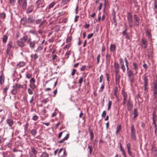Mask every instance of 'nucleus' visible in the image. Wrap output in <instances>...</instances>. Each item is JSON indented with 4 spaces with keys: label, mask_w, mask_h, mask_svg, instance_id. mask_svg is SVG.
<instances>
[{
    "label": "nucleus",
    "mask_w": 157,
    "mask_h": 157,
    "mask_svg": "<svg viewBox=\"0 0 157 157\" xmlns=\"http://www.w3.org/2000/svg\"><path fill=\"white\" fill-rule=\"evenodd\" d=\"M116 83V84H119L120 83V80L121 78V76L119 74V73H115Z\"/></svg>",
    "instance_id": "f8f14e48"
},
{
    "label": "nucleus",
    "mask_w": 157,
    "mask_h": 157,
    "mask_svg": "<svg viewBox=\"0 0 157 157\" xmlns=\"http://www.w3.org/2000/svg\"><path fill=\"white\" fill-rule=\"evenodd\" d=\"M134 26L138 27L140 24V18L136 15H134Z\"/></svg>",
    "instance_id": "20e7f679"
},
{
    "label": "nucleus",
    "mask_w": 157,
    "mask_h": 157,
    "mask_svg": "<svg viewBox=\"0 0 157 157\" xmlns=\"http://www.w3.org/2000/svg\"><path fill=\"white\" fill-rule=\"evenodd\" d=\"M128 152L129 155L130 156H131V157H134V155L131 150L128 151Z\"/></svg>",
    "instance_id": "5fc2aeb1"
},
{
    "label": "nucleus",
    "mask_w": 157,
    "mask_h": 157,
    "mask_svg": "<svg viewBox=\"0 0 157 157\" xmlns=\"http://www.w3.org/2000/svg\"><path fill=\"white\" fill-rule=\"evenodd\" d=\"M41 156L42 157H49V155L46 152H45L42 153Z\"/></svg>",
    "instance_id": "c03bdc74"
},
{
    "label": "nucleus",
    "mask_w": 157,
    "mask_h": 157,
    "mask_svg": "<svg viewBox=\"0 0 157 157\" xmlns=\"http://www.w3.org/2000/svg\"><path fill=\"white\" fill-rule=\"evenodd\" d=\"M10 3L12 6H13L15 2V0H9Z\"/></svg>",
    "instance_id": "e2e57ef3"
},
{
    "label": "nucleus",
    "mask_w": 157,
    "mask_h": 157,
    "mask_svg": "<svg viewBox=\"0 0 157 157\" xmlns=\"http://www.w3.org/2000/svg\"><path fill=\"white\" fill-rule=\"evenodd\" d=\"M127 28H125V30L122 32V34L123 35V36H126L128 33H127Z\"/></svg>",
    "instance_id": "a18cd8bd"
},
{
    "label": "nucleus",
    "mask_w": 157,
    "mask_h": 157,
    "mask_svg": "<svg viewBox=\"0 0 157 157\" xmlns=\"http://www.w3.org/2000/svg\"><path fill=\"white\" fill-rule=\"evenodd\" d=\"M28 91L29 94L30 95H31L33 93V92L32 90L30 88H28Z\"/></svg>",
    "instance_id": "052dcab7"
},
{
    "label": "nucleus",
    "mask_w": 157,
    "mask_h": 157,
    "mask_svg": "<svg viewBox=\"0 0 157 157\" xmlns=\"http://www.w3.org/2000/svg\"><path fill=\"white\" fill-rule=\"evenodd\" d=\"M71 43H68L66 44L65 46L63 47L64 49H65L66 48H69L71 46Z\"/></svg>",
    "instance_id": "603ef678"
},
{
    "label": "nucleus",
    "mask_w": 157,
    "mask_h": 157,
    "mask_svg": "<svg viewBox=\"0 0 157 157\" xmlns=\"http://www.w3.org/2000/svg\"><path fill=\"white\" fill-rule=\"evenodd\" d=\"M16 43L18 47L21 48L24 47L25 45V43L20 39L17 40Z\"/></svg>",
    "instance_id": "6e6552de"
},
{
    "label": "nucleus",
    "mask_w": 157,
    "mask_h": 157,
    "mask_svg": "<svg viewBox=\"0 0 157 157\" xmlns=\"http://www.w3.org/2000/svg\"><path fill=\"white\" fill-rule=\"evenodd\" d=\"M32 151L34 154V155H36L37 153V151L34 148H32Z\"/></svg>",
    "instance_id": "13d9d810"
},
{
    "label": "nucleus",
    "mask_w": 157,
    "mask_h": 157,
    "mask_svg": "<svg viewBox=\"0 0 157 157\" xmlns=\"http://www.w3.org/2000/svg\"><path fill=\"white\" fill-rule=\"evenodd\" d=\"M88 148L90 150V155H91L93 150L92 146L89 145Z\"/></svg>",
    "instance_id": "09e8293b"
},
{
    "label": "nucleus",
    "mask_w": 157,
    "mask_h": 157,
    "mask_svg": "<svg viewBox=\"0 0 157 157\" xmlns=\"http://www.w3.org/2000/svg\"><path fill=\"white\" fill-rule=\"evenodd\" d=\"M6 122L11 129H13L12 127L14 124V121L12 119L10 118H7L6 120Z\"/></svg>",
    "instance_id": "0eeeda50"
},
{
    "label": "nucleus",
    "mask_w": 157,
    "mask_h": 157,
    "mask_svg": "<svg viewBox=\"0 0 157 157\" xmlns=\"http://www.w3.org/2000/svg\"><path fill=\"white\" fill-rule=\"evenodd\" d=\"M21 39L25 43V42H27L28 43V41L29 40V38L28 36L26 35L24 36L23 37L20 39Z\"/></svg>",
    "instance_id": "ddd939ff"
},
{
    "label": "nucleus",
    "mask_w": 157,
    "mask_h": 157,
    "mask_svg": "<svg viewBox=\"0 0 157 157\" xmlns=\"http://www.w3.org/2000/svg\"><path fill=\"white\" fill-rule=\"evenodd\" d=\"M25 76L26 78L29 79L32 77V75L27 72L25 74Z\"/></svg>",
    "instance_id": "ea45409f"
},
{
    "label": "nucleus",
    "mask_w": 157,
    "mask_h": 157,
    "mask_svg": "<svg viewBox=\"0 0 157 157\" xmlns=\"http://www.w3.org/2000/svg\"><path fill=\"white\" fill-rule=\"evenodd\" d=\"M116 48V46L115 44H111L110 46V51L111 52H115Z\"/></svg>",
    "instance_id": "f3484780"
},
{
    "label": "nucleus",
    "mask_w": 157,
    "mask_h": 157,
    "mask_svg": "<svg viewBox=\"0 0 157 157\" xmlns=\"http://www.w3.org/2000/svg\"><path fill=\"white\" fill-rule=\"evenodd\" d=\"M26 18L25 17H22L21 21V24L24 26H25L26 25L27 23L26 21Z\"/></svg>",
    "instance_id": "a211bd4d"
},
{
    "label": "nucleus",
    "mask_w": 157,
    "mask_h": 157,
    "mask_svg": "<svg viewBox=\"0 0 157 157\" xmlns=\"http://www.w3.org/2000/svg\"><path fill=\"white\" fill-rule=\"evenodd\" d=\"M36 43V42L34 41H32L31 38H29V40L28 41V44L31 49H33L35 48Z\"/></svg>",
    "instance_id": "39448f33"
},
{
    "label": "nucleus",
    "mask_w": 157,
    "mask_h": 157,
    "mask_svg": "<svg viewBox=\"0 0 157 157\" xmlns=\"http://www.w3.org/2000/svg\"><path fill=\"white\" fill-rule=\"evenodd\" d=\"M128 76L131 82H133L134 80V76L132 71L129 70L128 73Z\"/></svg>",
    "instance_id": "7ed1b4c3"
},
{
    "label": "nucleus",
    "mask_w": 157,
    "mask_h": 157,
    "mask_svg": "<svg viewBox=\"0 0 157 157\" xmlns=\"http://www.w3.org/2000/svg\"><path fill=\"white\" fill-rule=\"evenodd\" d=\"M127 20L128 21L129 26H132V15L130 12L128 13L127 14Z\"/></svg>",
    "instance_id": "f257e3e1"
},
{
    "label": "nucleus",
    "mask_w": 157,
    "mask_h": 157,
    "mask_svg": "<svg viewBox=\"0 0 157 157\" xmlns=\"http://www.w3.org/2000/svg\"><path fill=\"white\" fill-rule=\"evenodd\" d=\"M131 136L132 139L134 140H136V134H131Z\"/></svg>",
    "instance_id": "72a5a7b5"
},
{
    "label": "nucleus",
    "mask_w": 157,
    "mask_h": 157,
    "mask_svg": "<svg viewBox=\"0 0 157 157\" xmlns=\"http://www.w3.org/2000/svg\"><path fill=\"white\" fill-rule=\"evenodd\" d=\"M0 17L1 19L4 20L6 17V14L4 13H2L0 14Z\"/></svg>",
    "instance_id": "cd10ccee"
},
{
    "label": "nucleus",
    "mask_w": 157,
    "mask_h": 157,
    "mask_svg": "<svg viewBox=\"0 0 157 157\" xmlns=\"http://www.w3.org/2000/svg\"><path fill=\"white\" fill-rule=\"evenodd\" d=\"M131 134H136V130L134 128V125L133 124H131Z\"/></svg>",
    "instance_id": "4be33fe9"
},
{
    "label": "nucleus",
    "mask_w": 157,
    "mask_h": 157,
    "mask_svg": "<svg viewBox=\"0 0 157 157\" xmlns=\"http://www.w3.org/2000/svg\"><path fill=\"white\" fill-rule=\"evenodd\" d=\"M31 57H33V58L35 60L36 59H37L38 58V55L37 54H36L35 55H34L33 56V55H32L31 56Z\"/></svg>",
    "instance_id": "3c124183"
},
{
    "label": "nucleus",
    "mask_w": 157,
    "mask_h": 157,
    "mask_svg": "<svg viewBox=\"0 0 157 157\" xmlns=\"http://www.w3.org/2000/svg\"><path fill=\"white\" fill-rule=\"evenodd\" d=\"M30 133L32 135L35 136L37 133V131L35 129H32L30 131Z\"/></svg>",
    "instance_id": "2f4dec72"
},
{
    "label": "nucleus",
    "mask_w": 157,
    "mask_h": 157,
    "mask_svg": "<svg viewBox=\"0 0 157 157\" xmlns=\"http://www.w3.org/2000/svg\"><path fill=\"white\" fill-rule=\"evenodd\" d=\"M72 39V37L71 36H68L66 40V42L67 43H69L71 41Z\"/></svg>",
    "instance_id": "58836bf2"
},
{
    "label": "nucleus",
    "mask_w": 157,
    "mask_h": 157,
    "mask_svg": "<svg viewBox=\"0 0 157 157\" xmlns=\"http://www.w3.org/2000/svg\"><path fill=\"white\" fill-rule=\"evenodd\" d=\"M29 86L33 90L35 89L36 88V86L34 83L31 84H30Z\"/></svg>",
    "instance_id": "a19ab883"
},
{
    "label": "nucleus",
    "mask_w": 157,
    "mask_h": 157,
    "mask_svg": "<svg viewBox=\"0 0 157 157\" xmlns=\"http://www.w3.org/2000/svg\"><path fill=\"white\" fill-rule=\"evenodd\" d=\"M7 39L8 36L6 35H4L2 38V42L3 43H6L7 41Z\"/></svg>",
    "instance_id": "c85d7f7f"
},
{
    "label": "nucleus",
    "mask_w": 157,
    "mask_h": 157,
    "mask_svg": "<svg viewBox=\"0 0 157 157\" xmlns=\"http://www.w3.org/2000/svg\"><path fill=\"white\" fill-rule=\"evenodd\" d=\"M105 57L107 62L109 63L111 57V55L107 53L106 54Z\"/></svg>",
    "instance_id": "dca6fc26"
},
{
    "label": "nucleus",
    "mask_w": 157,
    "mask_h": 157,
    "mask_svg": "<svg viewBox=\"0 0 157 157\" xmlns=\"http://www.w3.org/2000/svg\"><path fill=\"white\" fill-rule=\"evenodd\" d=\"M56 2H52L49 5V8H52L56 4Z\"/></svg>",
    "instance_id": "79ce46f5"
},
{
    "label": "nucleus",
    "mask_w": 157,
    "mask_h": 157,
    "mask_svg": "<svg viewBox=\"0 0 157 157\" xmlns=\"http://www.w3.org/2000/svg\"><path fill=\"white\" fill-rule=\"evenodd\" d=\"M35 81V80L34 78H31L30 81V84L34 83Z\"/></svg>",
    "instance_id": "bf43d9fd"
},
{
    "label": "nucleus",
    "mask_w": 157,
    "mask_h": 157,
    "mask_svg": "<svg viewBox=\"0 0 157 157\" xmlns=\"http://www.w3.org/2000/svg\"><path fill=\"white\" fill-rule=\"evenodd\" d=\"M154 4L155 8L157 10V2L156 0H154Z\"/></svg>",
    "instance_id": "774afa93"
},
{
    "label": "nucleus",
    "mask_w": 157,
    "mask_h": 157,
    "mask_svg": "<svg viewBox=\"0 0 157 157\" xmlns=\"http://www.w3.org/2000/svg\"><path fill=\"white\" fill-rule=\"evenodd\" d=\"M111 105L112 101L109 100L108 103V107L107 108V109L108 110H109L111 109Z\"/></svg>",
    "instance_id": "4c0bfd02"
},
{
    "label": "nucleus",
    "mask_w": 157,
    "mask_h": 157,
    "mask_svg": "<svg viewBox=\"0 0 157 157\" xmlns=\"http://www.w3.org/2000/svg\"><path fill=\"white\" fill-rule=\"evenodd\" d=\"M144 86H147L148 83V79L147 77L146 76H144Z\"/></svg>",
    "instance_id": "393cba45"
},
{
    "label": "nucleus",
    "mask_w": 157,
    "mask_h": 157,
    "mask_svg": "<svg viewBox=\"0 0 157 157\" xmlns=\"http://www.w3.org/2000/svg\"><path fill=\"white\" fill-rule=\"evenodd\" d=\"M121 126L120 124H118L117 127V131L116 132V134L118 135L119 132L121 129Z\"/></svg>",
    "instance_id": "aec40b11"
},
{
    "label": "nucleus",
    "mask_w": 157,
    "mask_h": 157,
    "mask_svg": "<svg viewBox=\"0 0 157 157\" xmlns=\"http://www.w3.org/2000/svg\"><path fill=\"white\" fill-rule=\"evenodd\" d=\"M154 95L155 97L157 96V89H154Z\"/></svg>",
    "instance_id": "338daca9"
},
{
    "label": "nucleus",
    "mask_w": 157,
    "mask_h": 157,
    "mask_svg": "<svg viewBox=\"0 0 157 157\" xmlns=\"http://www.w3.org/2000/svg\"><path fill=\"white\" fill-rule=\"evenodd\" d=\"M33 9V6L31 5V6H29L28 8L26 13H31Z\"/></svg>",
    "instance_id": "6ab92c4d"
},
{
    "label": "nucleus",
    "mask_w": 157,
    "mask_h": 157,
    "mask_svg": "<svg viewBox=\"0 0 157 157\" xmlns=\"http://www.w3.org/2000/svg\"><path fill=\"white\" fill-rule=\"evenodd\" d=\"M146 35L149 38L151 37V31L149 30H147L146 31Z\"/></svg>",
    "instance_id": "e433bc0d"
},
{
    "label": "nucleus",
    "mask_w": 157,
    "mask_h": 157,
    "mask_svg": "<svg viewBox=\"0 0 157 157\" xmlns=\"http://www.w3.org/2000/svg\"><path fill=\"white\" fill-rule=\"evenodd\" d=\"M69 134H67L66 136L62 140H60L59 141H58V142L59 143H63L65 140H67L69 138Z\"/></svg>",
    "instance_id": "4468645a"
},
{
    "label": "nucleus",
    "mask_w": 157,
    "mask_h": 157,
    "mask_svg": "<svg viewBox=\"0 0 157 157\" xmlns=\"http://www.w3.org/2000/svg\"><path fill=\"white\" fill-rule=\"evenodd\" d=\"M16 87L18 88H23V86L22 85H21L20 84H16Z\"/></svg>",
    "instance_id": "864d4df0"
},
{
    "label": "nucleus",
    "mask_w": 157,
    "mask_h": 157,
    "mask_svg": "<svg viewBox=\"0 0 157 157\" xmlns=\"http://www.w3.org/2000/svg\"><path fill=\"white\" fill-rule=\"evenodd\" d=\"M83 81V78L82 77H80L78 81V83L80 84L79 86H81V84Z\"/></svg>",
    "instance_id": "de8ad7c7"
},
{
    "label": "nucleus",
    "mask_w": 157,
    "mask_h": 157,
    "mask_svg": "<svg viewBox=\"0 0 157 157\" xmlns=\"http://www.w3.org/2000/svg\"><path fill=\"white\" fill-rule=\"evenodd\" d=\"M29 126V124L27 122L26 124L24 126L25 127L24 129L25 132H28V128Z\"/></svg>",
    "instance_id": "473e14b6"
},
{
    "label": "nucleus",
    "mask_w": 157,
    "mask_h": 157,
    "mask_svg": "<svg viewBox=\"0 0 157 157\" xmlns=\"http://www.w3.org/2000/svg\"><path fill=\"white\" fill-rule=\"evenodd\" d=\"M103 81H104L103 75H101L100 77L99 82H101Z\"/></svg>",
    "instance_id": "8fccbe9b"
},
{
    "label": "nucleus",
    "mask_w": 157,
    "mask_h": 157,
    "mask_svg": "<svg viewBox=\"0 0 157 157\" xmlns=\"http://www.w3.org/2000/svg\"><path fill=\"white\" fill-rule=\"evenodd\" d=\"M38 116L35 115L33 117L32 119L34 121H36L38 119Z\"/></svg>",
    "instance_id": "4d7b16f0"
},
{
    "label": "nucleus",
    "mask_w": 157,
    "mask_h": 157,
    "mask_svg": "<svg viewBox=\"0 0 157 157\" xmlns=\"http://www.w3.org/2000/svg\"><path fill=\"white\" fill-rule=\"evenodd\" d=\"M86 67V66L85 65L83 66L80 68L81 71H84Z\"/></svg>",
    "instance_id": "69168bd1"
},
{
    "label": "nucleus",
    "mask_w": 157,
    "mask_h": 157,
    "mask_svg": "<svg viewBox=\"0 0 157 157\" xmlns=\"http://www.w3.org/2000/svg\"><path fill=\"white\" fill-rule=\"evenodd\" d=\"M9 88L8 87H6L3 88V93L4 94L5 96H6L7 95V92Z\"/></svg>",
    "instance_id": "5701e85b"
},
{
    "label": "nucleus",
    "mask_w": 157,
    "mask_h": 157,
    "mask_svg": "<svg viewBox=\"0 0 157 157\" xmlns=\"http://www.w3.org/2000/svg\"><path fill=\"white\" fill-rule=\"evenodd\" d=\"M25 65V63L24 62H20L19 64H17V65L19 66L20 67H23Z\"/></svg>",
    "instance_id": "c9c22d12"
},
{
    "label": "nucleus",
    "mask_w": 157,
    "mask_h": 157,
    "mask_svg": "<svg viewBox=\"0 0 157 157\" xmlns=\"http://www.w3.org/2000/svg\"><path fill=\"white\" fill-rule=\"evenodd\" d=\"M4 110L3 109L0 110V117H2L3 115V113H4Z\"/></svg>",
    "instance_id": "0e129e2a"
},
{
    "label": "nucleus",
    "mask_w": 157,
    "mask_h": 157,
    "mask_svg": "<svg viewBox=\"0 0 157 157\" xmlns=\"http://www.w3.org/2000/svg\"><path fill=\"white\" fill-rule=\"evenodd\" d=\"M106 77L107 78V81H108V83L109 82V73H106Z\"/></svg>",
    "instance_id": "680f3d73"
},
{
    "label": "nucleus",
    "mask_w": 157,
    "mask_h": 157,
    "mask_svg": "<svg viewBox=\"0 0 157 157\" xmlns=\"http://www.w3.org/2000/svg\"><path fill=\"white\" fill-rule=\"evenodd\" d=\"M127 151L131 150V144L130 143H128L126 144Z\"/></svg>",
    "instance_id": "49530a36"
},
{
    "label": "nucleus",
    "mask_w": 157,
    "mask_h": 157,
    "mask_svg": "<svg viewBox=\"0 0 157 157\" xmlns=\"http://www.w3.org/2000/svg\"><path fill=\"white\" fill-rule=\"evenodd\" d=\"M134 67V69L136 71H137L138 69V65L135 63H134L133 64Z\"/></svg>",
    "instance_id": "f704fd0d"
},
{
    "label": "nucleus",
    "mask_w": 157,
    "mask_h": 157,
    "mask_svg": "<svg viewBox=\"0 0 157 157\" xmlns=\"http://www.w3.org/2000/svg\"><path fill=\"white\" fill-rule=\"evenodd\" d=\"M127 106L128 109L129 111L131 110L133 108V104L129 100H128L127 101Z\"/></svg>",
    "instance_id": "9b49d317"
},
{
    "label": "nucleus",
    "mask_w": 157,
    "mask_h": 157,
    "mask_svg": "<svg viewBox=\"0 0 157 157\" xmlns=\"http://www.w3.org/2000/svg\"><path fill=\"white\" fill-rule=\"evenodd\" d=\"M43 45L42 44H40V45H39L38 47L36 50V52H38L39 51L42 50L43 49Z\"/></svg>",
    "instance_id": "7c9ffc66"
},
{
    "label": "nucleus",
    "mask_w": 157,
    "mask_h": 157,
    "mask_svg": "<svg viewBox=\"0 0 157 157\" xmlns=\"http://www.w3.org/2000/svg\"><path fill=\"white\" fill-rule=\"evenodd\" d=\"M133 114L134 115V118L137 117L138 115V113L136 109H134L133 112Z\"/></svg>",
    "instance_id": "412c9836"
},
{
    "label": "nucleus",
    "mask_w": 157,
    "mask_h": 157,
    "mask_svg": "<svg viewBox=\"0 0 157 157\" xmlns=\"http://www.w3.org/2000/svg\"><path fill=\"white\" fill-rule=\"evenodd\" d=\"M122 94L123 96V98H126L127 99V94L125 92L124 90H122Z\"/></svg>",
    "instance_id": "c756f323"
},
{
    "label": "nucleus",
    "mask_w": 157,
    "mask_h": 157,
    "mask_svg": "<svg viewBox=\"0 0 157 157\" xmlns=\"http://www.w3.org/2000/svg\"><path fill=\"white\" fill-rule=\"evenodd\" d=\"M101 57V55L100 54H99L97 56V63L98 64L100 62V59Z\"/></svg>",
    "instance_id": "6e6d98bb"
},
{
    "label": "nucleus",
    "mask_w": 157,
    "mask_h": 157,
    "mask_svg": "<svg viewBox=\"0 0 157 157\" xmlns=\"http://www.w3.org/2000/svg\"><path fill=\"white\" fill-rule=\"evenodd\" d=\"M148 45L147 41V40L144 38H143L141 40V43L140 46L143 48H146Z\"/></svg>",
    "instance_id": "423d86ee"
},
{
    "label": "nucleus",
    "mask_w": 157,
    "mask_h": 157,
    "mask_svg": "<svg viewBox=\"0 0 157 157\" xmlns=\"http://www.w3.org/2000/svg\"><path fill=\"white\" fill-rule=\"evenodd\" d=\"M10 153L9 152L6 151L3 153V157H9Z\"/></svg>",
    "instance_id": "a878e982"
},
{
    "label": "nucleus",
    "mask_w": 157,
    "mask_h": 157,
    "mask_svg": "<svg viewBox=\"0 0 157 157\" xmlns=\"http://www.w3.org/2000/svg\"><path fill=\"white\" fill-rule=\"evenodd\" d=\"M12 42L11 41H10L9 43L7 44V48L11 49V48L13 47V48L14 47L12 46Z\"/></svg>",
    "instance_id": "bb28decb"
},
{
    "label": "nucleus",
    "mask_w": 157,
    "mask_h": 157,
    "mask_svg": "<svg viewBox=\"0 0 157 157\" xmlns=\"http://www.w3.org/2000/svg\"><path fill=\"white\" fill-rule=\"evenodd\" d=\"M121 68L122 70L124 72L125 71V67L124 65V63H122L121 66Z\"/></svg>",
    "instance_id": "37998d69"
},
{
    "label": "nucleus",
    "mask_w": 157,
    "mask_h": 157,
    "mask_svg": "<svg viewBox=\"0 0 157 157\" xmlns=\"http://www.w3.org/2000/svg\"><path fill=\"white\" fill-rule=\"evenodd\" d=\"M114 69H115V73H119L120 71V68L119 65L117 62H114Z\"/></svg>",
    "instance_id": "1a4fd4ad"
},
{
    "label": "nucleus",
    "mask_w": 157,
    "mask_h": 157,
    "mask_svg": "<svg viewBox=\"0 0 157 157\" xmlns=\"http://www.w3.org/2000/svg\"><path fill=\"white\" fill-rule=\"evenodd\" d=\"M34 21V18L33 16L30 15L28 18L26 22L28 24H33Z\"/></svg>",
    "instance_id": "9d476101"
},
{
    "label": "nucleus",
    "mask_w": 157,
    "mask_h": 157,
    "mask_svg": "<svg viewBox=\"0 0 157 157\" xmlns=\"http://www.w3.org/2000/svg\"><path fill=\"white\" fill-rule=\"evenodd\" d=\"M19 5L22 6L23 9H25L27 7V0H18Z\"/></svg>",
    "instance_id": "f03ea898"
},
{
    "label": "nucleus",
    "mask_w": 157,
    "mask_h": 157,
    "mask_svg": "<svg viewBox=\"0 0 157 157\" xmlns=\"http://www.w3.org/2000/svg\"><path fill=\"white\" fill-rule=\"evenodd\" d=\"M88 130L89 131L90 134V140L92 141L94 138V134L92 130H90V128H89Z\"/></svg>",
    "instance_id": "2eb2a0df"
},
{
    "label": "nucleus",
    "mask_w": 157,
    "mask_h": 157,
    "mask_svg": "<svg viewBox=\"0 0 157 157\" xmlns=\"http://www.w3.org/2000/svg\"><path fill=\"white\" fill-rule=\"evenodd\" d=\"M4 76L2 75L0 76V83L2 85L4 82Z\"/></svg>",
    "instance_id": "b1692460"
}]
</instances>
